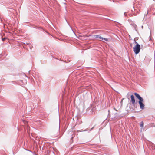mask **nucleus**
Instances as JSON below:
<instances>
[{"label":"nucleus","mask_w":155,"mask_h":155,"mask_svg":"<svg viewBox=\"0 0 155 155\" xmlns=\"http://www.w3.org/2000/svg\"><path fill=\"white\" fill-rule=\"evenodd\" d=\"M140 49V45L139 44H137L134 47L133 51L135 53L137 54L139 52Z\"/></svg>","instance_id":"nucleus-1"},{"label":"nucleus","mask_w":155,"mask_h":155,"mask_svg":"<svg viewBox=\"0 0 155 155\" xmlns=\"http://www.w3.org/2000/svg\"><path fill=\"white\" fill-rule=\"evenodd\" d=\"M143 99L139 101V103L140 105V108L142 110L144 108V104H143Z\"/></svg>","instance_id":"nucleus-2"},{"label":"nucleus","mask_w":155,"mask_h":155,"mask_svg":"<svg viewBox=\"0 0 155 155\" xmlns=\"http://www.w3.org/2000/svg\"><path fill=\"white\" fill-rule=\"evenodd\" d=\"M130 97L131 98V100L130 101V102L132 103V104H134L135 103V101L134 99V97L133 95H131Z\"/></svg>","instance_id":"nucleus-3"},{"label":"nucleus","mask_w":155,"mask_h":155,"mask_svg":"<svg viewBox=\"0 0 155 155\" xmlns=\"http://www.w3.org/2000/svg\"><path fill=\"white\" fill-rule=\"evenodd\" d=\"M134 94L135 95V96L139 100V101H140V100H141L143 98L141 97L140 95L137 93H134Z\"/></svg>","instance_id":"nucleus-4"},{"label":"nucleus","mask_w":155,"mask_h":155,"mask_svg":"<svg viewBox=\"0 0 155 155\" xmlns=\"http://www.w3.org/2000/svg\"><path fill=\"white\" fill-rule=\"evenodd\" d=\"M49 149L50 151H52L54 153V151H56V150L55 148L52 147H50Z\"/></svg>","instance_id":"nucleus-5"},{"label":"nucleus","mask_w":155,"mask_h":155,"mask_svg":"<svg viewBox=\"0 0 155 155\" xmlns=\"http://www.w3.org/2000/svg\"><path fill=\"white\" fill-rule=\"evenodd\" d=\"M143 121H142L140 123V127H141L143 128Z\"/></svg>","instance_id":"nucleus-6"},{"label":"nucleus","mask_w":155,"mask_h":155,"mask_svg":"<svg viewBox=\"0 0 155 155\" xmlns=\"http://www.w3.org/2000/svg\"><path fill=\"white\" fill-rule=\"evenodd\" d=\"M94 36L95 38H97L99 39H101L102 37H101L100 35H94Z\"/></svg>","instance_id":"nucleus-7"},{"label":"nucleus","mask_w":155,"mask_h":155,"mask_svg":"<svg viewBox=\"0 0 155 155\" xmlns=\"http://www.w3.org/2000/svg\"><path fill=\"white\" fill-rule=\"evenodd\" d=\"M101 39L102 40H104L105 41H108V39L107 38H104L102 37Z\"/></svg>","instance_id":"nucleus-8"},{"label":"nucleus","mask_w":155,"mask_h":155,"mask_svg":"<svg viewBox=\"0 0 155 155\" xmlns=\"http://www.w3.org/2000/svg\"><path fill=\"white\" fill-rule=\"evenodd\" d=\"M5 39L6 38H2V40L3 41H4L5 40Z\"/></svg>","instance_id":"nucleus-9"},{"label":"nucleus","mask_w":155,"mask_h":155,"mask_svg":"<svg viewBox=\"0 0 155 155\" xmlns=\"http://www.w3.org/2000/svg\"><path fill=\"white\" fill-rule=\"evenodd\" d=\"M124 15L125 16H127V13L126 12H124Z\"/></svg>","instance_id":"nucleus-10"},{"label":"nucleus","mask_w":155,"mask_h":155,"mask_svg":"<svg viewBox=\"0 0 155 155\" xmlns=\"http://www.w3.org/2000/svg\"><path fill=\"white\" fill-rule=\"evenodd\" d=\"M134 43L135 44H136V45L137 44H138L137 42H136V41H135Z\"/></svg>","instance_id":"nucleus-11"},{"label":"nucleus","mask_w":155,"mask_h":155,"mask_svg":"<svg viewBox=\"0 0 155 155\" xmlns=\"http://www.w3.org/2000/svg\"><path fill=\"white\" fill-rule=\"evenodd\" d=\"M136 38H134V42H135V41H136Z\"/></svg>","instance_id":"nucleus-12"},{"label":"nucleus","mask_w":155,"mask_h":155,"mask_svg":"<svg viewBox=\"0 0 155 155\" xmlns=\"http://www.w3.org/2000/svg\"><path fill=\"white\" fill-rule=\"evenodd\" d=\"M129 15L130 16H132V14H129Z\"/></svg>","instance_id":"nucleus-13"},{"label":"nucleus","mask_w":155,"mask_h":155,"mask_svg":"<svg viewBox=\"0 0 155 155\" xmlns=\"http://www.w3.org/2000/svg\"><path fill=\"white\" fill-rule=\"evenodd\" d=\"M108 112H109V113H110V110H108Z\"/></svg>","instance_id":"nucleus-14"},{"label":"nucleus","mask_w":155,"mask_h":155,"mask_svg":"<svg viewBox=\"0 0 155 155\" xmlns=\"http://www.w3.org/2000/svg\"><path fill=\"white\" fill-rule=\"evenodd\" d=\"M94 128V127H93L91 128V130H92V129H93Z\"/></svg>","instance_id":"nucleus-15"},{"label":"nucleus","mask_w":155,"mask_h":155,"mask_svg":"<svg viewBox=\"0 0 155 155\" xmlns=\"http://www.w3.org/2000/svg\"><path fill=\"white\" fill-rule=\"evenodd\" d=\"M73 138V137H71V139H72V138Z\"/></svg>","instance_id":"nucleus-16"}]
</instances>
